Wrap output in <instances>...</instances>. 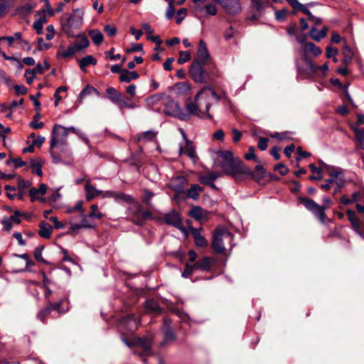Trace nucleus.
I'll list each match as a JSON object with an SVG mask.
<instances>
[{
  "label": "nucleus",
  "instance_id": "obj_1",
  "mask_svg": "<svg viewBox=\"0 0 364 364\" xmlns=\"http://www.w3.org/2000/svg\"><path fill=\"white\" fill-rule=\"evenodd\" d=\"M186 111L187 113L179 107L177 102L172 101L166 105L165 112L183 121H188L189 115L200 118L205 115L207 116V113L195 101L190 102L186 105Z\"/></svg>",
  "mask_w": 364,
  "mask_h": 364
},
{
  "label": "nucleus",
  "instance_id": "obj_2",
  "mask_svg": "<svg viewBox=\"0 0 364 364\" xmlns=\"http://www.w3.org/2000/svg\"><path fill=\"white\" fill-rule=\"evenodd\" d=\"M83 13L80 9H74L70 14H65L60 17V25L63 31L70 37L75 36V31L82 25Z\"/></svg>",
  "mask_w": 364,
  "mask_h": 364
},
{
  "label": "nucleus",
  "instance_id": "obj_3",
  "mask_svg": "<svg viewBox=\"0 0 364 364\" xmlns=\"http://www.w3.org/2000/svg\"><path fill=\"white\" fill-rule=\"evenodd\" d=\"M224 97H225V92H217L212 87H205L197 93L194 101L207 113V117L211 119L212 117L209 114L211 100L215 99L216 101H218Z\"/></svg>",
  "mask_w": 364,
  "mask_h": 364
},
{
  "label": "nucleus",
  "instance_id": "obj_4",
  "mask_svg": "<svg viewBox=\"0 0 364 364\" xmlns=\"http://www.w3.org/2000/svg\"><path fill=\"white\" fill-rule=\"evenodd\" d=\"M298 200L307 210L311 211L321 223H325L326 218L325 210L328 208V205L331 202V200L328 197L323 199L324 204L322 205H318L314 200L306 197L301 196L299 197Z\"/></svg>",
  "mask_w": 364,
  "mask_h": 364
},
{
  "label": "nucleus",
  "instance_id": "obj_5",
  "mask_svg": "<svg viewBox=\"0 0 364 364\" xmlns=\"http://www.w3.org/2000/svg\"><path fill=\"white\" fill-rule=\"evenodd\" d=\"M193 61H197V63L206 66L210 75L215 77L220 75V71L212 61L205 41L202 39L199 41L198 49Z\"/></svg>",
  "mask_w": 364,
  "mask_h": 364
},
{
  "label": "nucleus",
  "instance_id": "obj_6",
  "mask_svg": "<svg viewBox=\"0 0 364 364\" xmlns=\"http://www.w3.org/2000/svg\"><path fill=\"white\" fill-rule=\"evenodd\" d=\"M229 175H231L236 181H242L247 176L255 177L252 171L242 161L235 159L232 153L229 151Z\"/></svg>",
  "mask_w": 364,
  "mask_h": 364
},
{
  "label": "nucleus",
  "instance_id": "obj_7",
  "mask_svg": "<svg viewBox=\"0 0 364 364\" xmlns=\"http://www.w3.org/2000/svg\"><path fill=\"white\" fill-rule=\"evenodd\" d=\"M228 234V228L225 226H217L212 232L211 247L214 253L218 255L224 254L225 247L223 242V237Z\"/></svg>",
  "mask_w": 364,
  "mask_h": 364
},
{
  "label": "nucleus",
  "instance_id": "obj_8",
  "mask_svg": "<svg viewBox=\"0 0 364 364\" xmlns=\"http://www.w3.org/2000/svg\"><path fill=\"white\" fill-rule=\"evenodd\" d=\"M127 344L128 346H134L140 348V350H134V353L137 354L139 357L142 358V361L144 363H146V360L144 357L151 355L152 354V340L151 338H135L132 340V343H127Z\"/></svg>",
  "mask_w": 364,
  "mask_h": 364
},
{
  "label": "nucleus",
  "instance_id": "obj_9",
  "mask_svg": "<svg viewBox=\"0 0 364 364\" xmlns=\"http://www.w3.org/2000/svg\"><path fill=\"white\" fill-rule=\"evenodd\" d=\"M134 207L129 209L130 216L132 217V222L137 225H141L145 220L151 218L152 213L148 210H144L142 206L134 202Z\"/></svg>",
  "mask_w": 364,
  "mask_h": 364
},
{
  "label": "nucleus",
  "instance_id": "obj_10",
  "mask_svg": "<svg viewBox=\"0 0 364 364\" xmlns=\"http://www.w3.org/2000/svg\"><path fill=\"white\" fill-rule=\"evenodd\" d=\"M301 60L306 64V68L301 66L296 61V65L297 74L302 78H309L311 77V70H313L315 68L312 60L307 55V52L304 49L302 50Z\"/></svg>",
  "mask_w": 364,
  "mask_h": 364
},
{
  "label": "nucleus",
  "instance_id": "obj_11",
  "mask_svg": "<svg viewBox=\"0 0 364 364\" xmlns=\"http://www.w3.org/2000/svg\"><path fill=\"white\" fill-rule=\"evenodd\" d=\"M204 65L202 63H197V61H193L191 64L189 70V74L191 78L196 82H203L205 80L206 75L210 74V72L206 68H203Z\"/></svg>",
  "mask_w": 364,
  "mask_h": 364
},
{
  "label": "nucleus",
  "instance_id": "obj_12",
  "mask_svg": "<svg viewBox=\"0 0 364 364\" xmlns=\"http://www.w3.org/2000/svg\"><path fill=\"white\" fill-rule=\"evenodd\" d=\"M268 3V0H252L250 15L247 19L252 21H257L262 16L264 4Z\"/></svg>",
  "mask_w": 364,
  "mask_h": 364
},
{
  "label": "nucleus",
  "instance_id": "obj_13",
  "mask_svg": "<svg viewBox=\"0 0 364 364\" xmlns=\"http://www.w3.org/2000/svg\"><path fill=\"white\" fill-rule=\"evenodd\" d=\"M68 130L74 132L75 128L73 127L70 128H66L59 124L54 125L52 132V137L50 142V149H53L56 146L58 141V138L59 136H60L62 139H65L67 137Z\"/></svg>",
  "mask_w": 364,
  "mask_h": 364
},
{
  "label": "nucleus",
  "instance_id": "obj_14",
  "mask_svg": "<svg viewBox=\"0 0 364 364\" xmlns=\"http://www.w3.org/2000/svg\"><path fill=\"white\" fill-rule=\"evenodd\" d=\"M164 220L166 224L174 226L182 232L186 231V229L181 226L182 218L181 214L176 210H173L164 214Z\"/></svg>",
  "mask_w": 364,
  "mask_h": 364
},
{
  "label": "nucleus",
  "instance_id": "obj_15",
  "mask_svg": "<svg viewBox=\"0 0 364 364\" xmlns=\"http://www.w3.org/2000/svg\"><path fill=\"white\" fill-rule=\"evenodd\" d=\"M189 229L194 239L196 245L200 247H207L208 245V242L201 234L202 231L203 230V228H195L193 227H190Z\"/></svg>",
  "mask_w": 364,
  "mask_h": 364
},
{
  "label": "nucleus",
  "instance_id": "obj_16",
  "mask_svg": "<svg viewBox=\"0 0 364 364\" xmlns=\"http://www.w3.org/2000/svg\"><path fill=\"white\" fill-rule=\"evenodd\" d=\"M105 196L113 198L116 202H124L127 203L133 204L135 202L134 198L128 194H125L123 193H117L115 191H107L105 193Z\"/></svg>",
  "mask_w": 364,
  "mask_h": 364
},
{
  "label": "nucleus",
  "instance_id": "obj_17",
  "mask_svg": "<svg viewBox=\"0 0 364 364\" xmlns=\"http://www.w3.org/2000/svg\"><path fill=\"white\" fill-rule=\"evenodd\" d=\"M179 155L186 154L191 159L195 161L197 159V155L193 142L189 139H186L185 145L181 146L179 148Z\"/></svg>",
  "mask_w": 364,
  "mask_h": 364
},
{
  "label": "nucleus",
  "instance_id": "obj_18",
  "mask_svg": "<svg viewBox=\"0 0 364 364\" xmlns=\"http://www.w3.org/2000/svg\"><path fill=\"white\" fill-rule=\"evenodd\" d=\"M216 157L215 159V164L220 166L224 172L227 173L228 167V151H218L215 152Z\"/></svg>",
  "mask_w": 364,
  "mask_h": 364
},
{
  "label": "nucleus",
  "instance_id": "obj_19",
  "mask_svg": "<svg viewBox=\"0 0 364 364\" xmlns=\"http://www.w3.org/2000/svg\"><path fill=\"white\" fill-rule=\"evenodd\" d=\"M85 196L87 201L92 200L94 198L100 196L102 193L101 191L97 190L95 187H94L90 181L88 180L86 181L85 186Z\"/></svg>",
  "mask_w": 364,
  "mask_h": 364
},
{
  "label": "nucleus",
  "instance_id": "obj_20",
  "mask_svg": "<svg viewBox=\"0 0 364 364\" xmlns=\"http://www.w3.org/2000/svg\"><path fill=\"white\" fill-rule=\"evenodd\" d=\"M156 133L154 131L149 130L144 132L139 133L134 136V139L136 142L140 141H151L156 137Z\"/></svg>",
  "mask_w": 364,
  "mask_h": 364
},
{
  "label": "nucleus",
  "instance_id": "obj_21",
  "mask_svg": "<svg viewBox=\"0 0 364 364\" xmlns=\"http://www.w3.org/2000/svg\"><path fill=\"white\" fill-rule=\"evenodd\" d=\"M50 68V65L47 60H44L43 65L38 63L36 68L33 69H27L26 70V75H35L36 76L37 73L43 74L45 71L48 70Z\"/></svg>",
  "mask_w": 364,
  "mask_h": 364
},
{
  "label": "nucleus",
  "instance_id": "obj_22",
  "mask_svg": "<svg viewBox=\"0 0 364 364\" xmlns=\"http://www.w3.org/2000/svg\"><path fill=\"white\" fill-rule=\"evenodd\" d=\"M53 232V227L45 221H41L39 224L38 235L46 239L50 237Z\"/></svg>",
  "mask_w": 364,
  "mask_h": 364
},
{
  "label": "nucleus",
  "instance_id": "obj_23",
  "mask_svg": "<svg viewBox=\"0 0 364 364\" xmlns=\"http://www.w3.org/2000/svg\"><path fill=\"white\" fill-rule=\"evenodd\" d=\"M203 191L204 188L198 184H191V187L186 191V196L187 198L197 200L200 193Z\"/></svg>",
  "mask_w": 364,
  "mask_h": 364
},
{
  "label": "nucleus",
  "instance_id": "obj_24",
  "mask_svg": "<svg viewBox=\"0 0 364 364\" xmlns=\"http://www.w3.org/2000/svg\"><path fill=\"white\" fill-rule=\"evenodd\" d=\"M73 46L77 51L82 50L90 46V41L85 35H80L77 36Z\"/></svg>",
  "mask_w": 364,
  "mask_h": 364
},
{
  "label": "nucleus",
  "instance_id": "obj_25",
  "mask_svg": "<svg viewBox=\"0 0 364 364\" xmlns=\"http://www.w3.org/2000/svg\"><path fill=\"white\" fill-rule=\"evenodd\" d=\"M78 65L82 71L86 72V67L89 65H95L97 60L91 55H86L78 60Z\"/></svg>",
  "mask_w": 364,
  "mask_h": 364
},
{
  "label": "nucleus",
  "instance_id": "obj_26",
  "mask_svg": "<svg viewBox=\"0 0 364 364\" xmlns=\"http://www.w3.org/2000/svg\"><path fill=\"white\" fill-rule=\"evenodd\" d=\"M139 77V75L136 71H129L128 70L124 69L122 75L119 76L120 82H129L132 80H136Z\"/></svg>",
  "mask_w": 364,
  "mask_h": 364
},
{
  "label": "nucleus",
  "instance_id": "obj_27",
  "mask_svg": "<svg viewBox=\"0 0 364 364\" xmlns=\"http://www.w3.org/2000/svg\"><path fill=\"white\" fill-rule=\"evenodd\" d=\"M352 129L355 136L356 147L364 150V129L353 127Z\"/></svg>",
  "mask_w": 364,
  "mask_h": 364
},
{
  "label": "nucleus",
  "instance_id": "obj_28",
  "mask_svg": "<svg viewBox=\"0 0 364 364\" xmlns=\"http://www.w3.org/2000/svg\"><path fill=\"white\" fill-rule=\"evenodd\" d=\"M242 9L240 0H229V16L240 14Z\"/></svg>",
  "mask_w": 364,
  "mask_h": 364
},
{
  "label": "nucleus",
  "instance_id": "obj_29",
  "mask_svg": "<svg viewBox=\"0 0 364 364\" xmlns=\"http://www.w3.org/2000/svg\"><path fill=\"white\" fill-rule=\"evenodd\" d=\"M328 30V28L324 26L320 31H318L317 29L314 27L310 30L309 35L312 39L319 41L326 36Z\"/></svg>",
  "mask_w": 364,
  "mask_h": 364
},
{
  "label": "nucleus",
  "instance_id": "obj_30",
  "mask_svg": "<svg viewBox=\"0 0 364 364\" xmlns=\"http://www.w3.org/2000/svg\"><path fill=\"white\" fill-rule=\"evenodd\" d=\"M189 215L196 220H201L206 218V212L200 206H193L189 212Z\"/></svg>",
  "mask_w": 364,
  "mask_h": 364
},
{
  "label": "nucleus",
  "instance_id": "obj_31",
  "mask_svg": "<svg viewBox=\"0 0 364 364\" xmlns=\"http://www.w3.org/2000/svg\"><path fill=\"white\" fill-rule=\"evenodd\" d=\"M106 93L107 95L108 99L114 104L118 102L119 99L122 95V92L117 91L115 88L112 87H108L106 90Z\"/></svg>",
  "mask_w": 364,
  "mask_h": 364
},
{
  "label": "nucleus",
  "instance_id": "obj_32",
  "mask_svg": "<svg viewBox=\"0 0 364 364\" xmlns=\"http://www.w3.org/2000/svg\"><path fill=\"white\" fill-rule=\"evenodd\" d=\"M213 259L210 257H204L198 260L199 270L208 271L211 269Z\"/></svg>",
  "mask_w": 364,
  "mask_h": 364
},
{
  "label": "nucleus",
  "instance_id": "obj_33",
  "mask_svg": "<svg viewBox=\"0 0 364 364\" xmlns=\"http://www.w3.org/2000/svg\"><path fill=\"white\" fill-rule=\"evenodd\" d=\"M77 50L74 47V46H68L65 50H58L57 52V58H68L73 56Z\"/></svg>",
  "mask_w": 364,
  "mask_h": 364
},
{
  "label": "nucleus",
  "instance_id": "obj_34",
  "mask_svg": "<svg viewBox=\"0 0 364 364\" xmlns=\"http://www.w3.org/2000/svg\"><path fill=\"white\" fill-rule=\"evenodd\" d=\"M217 176L214 174H208L205 176H200L198 178V181L201 184L209 186L213 188H215V185L213 182L216 179Z\"/></svg>",
  "mask_w": 364,
  "mask_h": 364
},
{
  "label": "nucleus",
  "instance_id": "obj_35",
  "mask_svg": "<svg viewBox=\"0 0 364 364\" xmlns=\"http://www.w3.org/2000/svg\"><path fill=\"white\" fill-rule=\"evenodd\" d=\"M92 93H95L99 95V92L96 88L94 87L87 85L80 93L78 96V101L80 103H82V100L87 95H90Z\"/></svg>",
  "mask_w": 364,
  "mask_h": 364
},
{
  "label": "nucleus",
  "instance_id": "obj_36",
  "mask_svg": "<svg viewBox=\"0 0 364 364\" xmlns=\"http://www.w3.org/2000/svg\"><path fill=\"white\" fill-rule=\"evenodd\" d=\"M64 302L65 300L60 299L55 303H52L50 301L47 304L50 307L51 311H56L58 314H64L68 311V308L65 309L61 307Z\"/></svg>",
  "mask_w": 364,
  "mask_h": 364
},
{
  "label": "nucleus",
  "instance_id": "obj_37",
  "mask_svg": "<svg viewBox=\"0 0 364 364\" xmlns=\"http://www.w3.org/2000/svg\"><path fill=\"white\" fill-rule=\"evenodd\" d=\"M145 309L150 313H159L161 311L158 302L154 299H149L146 301Z\"/></svg>",
  "mask_w": 364,
  "mask_h": 364
},
{
  "label": "nucleus",
  "instance_id": "obj_38",
  "mask_svg": "<svg viewBox=\"0 0 364 364\" xmlns=\"http://www.w3.org/2000/svg\"><path fill=\"white\" fill-rule=\"evenodd\" d=\"M288 4L294 9L299 10L306 15H310L311 11L304 4H300L297 0H286Z\"/></svg>",
  "mask_w": 364,
  "mask_h": 364
},
{
  "label": "nucleus",
  "instance_id": "obj_39",
  "mask_svg": "<svg viewBox=\"0 0 364 364\" xmlns=\"http://www.w3.org/2000/svg\"><path fill=\"white\" fill-rule=\"evenodd\" d=\"M303 49L307 53L311 52L314 56H318L322 53V50L311 42L305 43V47Z\"/></svg>",
  "mask_w": 364,
  "mask_h": 364
},
{
  "label": "nucleus",
  "instance_id": "obj_40",
  "mask_svg": "<svg viewBox=\"0 0 364 364\" xmlns=\"http://www.w3.org/2000/svg\"><path fill=\"white\" fill-rule=\"evenodd\" d=\"M311 171L314 173L309 176V179L311 181H319L322 178L321 175V169L320 168H317L314 164H311L309 166Z\"/></svg>",
  "mask_w": 364,
  "mask_h": 364
},
{
  "label": "nucleus",
  "instance_id": "obj_41",
  "mask_svg": "<svg viewBox=\"0 0 364 364\" xmlns=\"http://www.w3.org/2000/svg\"><path fill=\"white\" fill-rule=\"evenodd\" d=\"M92 42L96 45H100L103 41V35L98 30H91L89 31Z\"/></svg>",
  "mask_w": 364,
  "mask_h": 364
},
{
  "label": "nucleus",
  "instance_id": "obj_42",
  "mask_svg": "<svg viewBox=\"0 0 364 364\" xmlns=\"http://www.w3.org/2000/svg\"><path fill=\"white\" fill-rule=\"evenodd\" d=\"M51 312L52 311H51L50 307L47 304L44 309H43L38 311V313L37 314V318L41 322H43V323H46L47 322V317Z\"/></svg>",
  "mask_w": 364,
  "mask_h": 364
},
{
  "label": "nucleus",
  "instance_id": "obj_43",
  "mask_svg": "<svg viewBox=\"0 0 364 364\" xmlns=\"http://www.w3.org/2000/svg\"><path fill=\"white\" fill-rule=\"evenodd\" d=\"M81 225L82 228H95L96 226V224L95 222H92L89 220L90 218L88 216V215H85L84 213L81 214Z\"/></svg>",
  "mask_w": 364,
  "mask_h": 364
},
{
  "label": "nucleus",
  "instance_id": "obj_44",
  "mask_svg": "<svg viewBox=\"0 0 364 364\" xmlns=\"http://www.w3.org/2000/svg\"><path fill=\"white\" fill-rule=\"evenodd\" d=\"M175 339H176V335H175L174 332L169 328H166L164 331V340L161 343V346H164L166 343L173 342V341H175Z\"/></svg>",
  "mask_w": 364,
  "mask_h": 364
},
{
  "label": "nucleus",
  "instance_id": "obj_45",
  "mask_svg": "<svg viewBox=\"0 0 364 364\" xmlns=\"http://www.w3.org/2000/svg\"><path fill=\"white\" fill-rule=\"evenodd\" d=\"M92 218L101 219L103 217V214L98 210V206L96 204H92L90 206V211L88 214Z\"/></svg>",
  "mask_w": 364,
  "mask_h": 364
},
{
  "label": "nucleus",
  "instance_id": "obj_46",
  "mask_svg": "<svg viewBox=\"0 0 364 364\" xmlns=\"http://www.w3.org/2000/svg\"><path fill=\"white\" fill-rule=\"evenodd\" d=\"M154 196L155 194L154 192L146 188L143 189L142 202L146 204L148 206H151V203L150 200Z\"/></svg>",
  "mask_w": 364,
  "mask_h": 364
},
{
  "label": "nucleus",
  "instance_id": "obj_47",
  "mask_svg": "<svg viewBox=\"0 0 364 364\" xmlns=\"http://www.w3.org/2000/svg\"><path fill=\"white\" fill-rule=\"evenodd\" d=\"M11 163L14 164L15 168L23 167L26 164L21 158H9L6 161V164L10 165Z\"/></svg>",
  "mask_w": 364,
  "mask_h": 364
},
{
  "label": "nucleus",
  "instance_id": "obj_48",
  "mask_svg": "<svg viewBox=\"0 0 364 364\" xmlns=\"http://www.w3.org/2000/svg\"><path fill=\"white\" fill-rule=\"evenodd\" d=\"M31 168L33 173H36L38 176H42L43 172L41 170L42 165L39 161L31 160L30 162Z\"/></svg>",
  "mask_w": 364,
  "mask_h": 364
},
{
  "label": "nucleus",
  "instance_id": "obj_49",
  "mask_svg": "<svg viewBox=\"0 0 364 364\" xmlns=\"http://www.w3.org/2000/svg\"><path fill=\"white\" fill-rule=\"evenodd\" d=\"M41 117V114L38 112L36 115L33 116V121L30 122L29 126L36 129H41L44 124L43 122H38V119Z\"/></svg>",
  "mask_w": 364,
  "mask_h": 364
},
{
  "label": "nucleus",
  "instance_id": "obj_50",
  "mask_svg": "<svg viewBox=\"0 0 364 364\" xmlns=\"http://www.w3.org/2000/svg\"><path fill=\"white\" fill-rule=\"evenodd\" d=\"M31 186V183L28 180H24L19 177L18 178L17 189L21 191H26Z\"/></svg>",
  "mask_w": 364,
  "mask_h": 364
},
{
  "label": "nucleus",
  "instance_id": "obj_51",
  "mask_svg": "<svg viewBox=\"0 0 364 364\" xmlns=\"http://www.w3.org/2000/svg\"><path fill=\"white\" fill-rule=\"evenodd\" d=\"M187 15V9L186 8L180 9L176 12V22L177 24H181L183 20Z\"/></svg>",
  "mask_w": 364,
  "mask_h": 364
},
{
  "label": "nucleus",
  "instance_id": "obj_52",
  "mask_svg": "<svg viewBox=\"0 0 364 364\" xmlns=\"http://www.w3.org/2000/svg\"><path fill=\"white\" fill-rule=\"evenodd\" d=\"M43 249V247L42 246H38L36 247V249L34 250L33 256L37 261L46 264L47 262L42 257Z\"/></svg>",
  "mask_w": 364,
  "mask_h": 364
},
{
  "label": "nucleus",
  "instance_id": "obj_53",
  "mask_svg": "<svg viewBox=\"0 0 364 364\" xmlns=\"http://www.w3.org/2000/svg\"><path fill=\"white\" fill-rule=\"evenodd\" d=\"M191 59V53L189 51H181L179 53V58H178V63L179 64H183Z\"/></svg>",
  "mask_w": 364,
  "mask_h": 364
},
{
  "label": "nucleus",
  "instance_id": "obj_54",
  "mask_svg": "<svg viewBox=\"0 0 364 364\" xmlns=\"http://www.w3.org/2000/svg\"><path fill=\"white\" fill-rule=\"evenodd\" d=\"M264 172V168L262 165H257L255 168V171H252L255 175V177L253 178L257 180L263 178Z\"/></svg>",
  "mask_w": 364,
  "mask_h": 364
},
{
  "label": "nucleus",
  "instance_id": "obj_55",
  "mask_svg": "<svg viewBox=\"0 0 364 364\" xmlns=\"http://www.w3.org/2000/svg\"><path fill=\"white\" fill-rule=\"evenodd\" d=\"M40 193L38 191V189L36 188H31L29 190V196L31 197V201L34 202L36 200H39L42 202H45L44 198H38L37 195Z\"/></svg>",
  "mask_w": 364,
  "mask_h": 364
},
{
  "label": "nucleus",
  "instance_id": "obj_56",
  "mask_svg": "<svg viewBox=\"0 0 364 364\" xmlns=\"http://www.w3.org/2000/svg\"><path fill=\"white\" fill-rule=\"evenodd\" d=\"M314 68H315L313 70H311V76L316 74L318 73V71H319V70L321 71L323 75H325L327 70H328V67L327 64H324L321 66L314 65Z\"/></svg>",
  "mask_w": 364,
  "mask_h": 364
},
{
  "label": "nucleus",
  "instance_id": "obj_57",
  "mask_svg": "<svg viewBox=\"0 0 364 364\" xmlns=\"http://www.w3.org/2000/svg\"><path fill=\"white\" fill-rule=\"evenodd\" d=\"M274 170L278 171L282 176L286 175L289 171V168L282 163L276 164Z\"/></svg>",
  "mask_w": 364,
  "mask_h": 364
},
{
  "label": "nucleus",
  "instance_id": "obj_58",
  "mask_svg": "<svg viewBox=\"0 0 364 364\" xmlns=\"http://www.w3.org/2000/svg\"><path fill=\"white\" fill-rule=\"evenodd\" d=\"M82 228V227L81 223L70 222V228L68 233L70 235H76L78 232V231Z\"/></svg>",
  "mask_w": 364,
  "mask_h": 364
},
{
  "label": "nucleus",
  "instance_id": "obj_59",
  "mask_svg": "<svg viewBox=\"0 0 364 364\" xmlns=\"http://www.w3.org/2000/svg\"><path fill=\"white\" fill-rule=\"evenodd\" d=\"M175 11H175V8L173 6V1H170L168 3V6L167 7L166 12V18L168 20L171 19L174 16Z\"/></svg>",
  "mask_w": 364,
  "mask_h": 364
},
{
  "label": "nucleus",
  "instance_id": "obj_60",
  "mask_svg": "<svg viewBox=\"0 0 364 364\" xmlns=\"http://www.w3.org/2000/svg\"><path fill=\"white\" fill-rule=\"evenodd\" d=\"M130 322H132L134 323V328H136L137 326V324H138V321L134 318V316L132 314L126 316L121 320V323H130Z\"/></svg>",
  "mask_w": 364,
  "mask_h": 364
},
{
  "label": "nucleus",
  "instance_id": "obj_61",
  "mask_svg": "<svg viewBox=\"0 0 364 364\" xmlns=\"http://www.w3.org/2000/svg\"><path fill=\"white\" fill-rule=\"evenodd\" d=\"M21 216H26L25 213H21L19 210H15L14 214L11 215L10 220L14 222L17 224H20L21 223Z\"/></svg>",
  "mask_w": 364,
  "mask_h": 364
},
{
  "label": "nucleus",
  "instance_id": "obj_62",
  "mask_svg": "<svg viewBox=\"0 0 364 364\" xmlns=\"http://www.w3.org/2000/svg\"><path fill=\"white\" fill-rule=\"evenodd\" d=\"M255 148L253 146H251L248 149V152L245 154V158L247 160H255L257 161V156L255 154Z\"/></svg>",
  "mask_w": 364,
  "mask_h": 364
},
{
  "label": "nucleus",
  "instance_id": "obj_63",
  "mask_svg": "<svg viewBox=\"0 0 364 364\" xmlns=\"http://www.w3.org/2000/svg\"><path fill=\"white\" fill-rule=\"evenodd\" d=\"M129 101V100L127 97H123L122 95L119 99L118 102L115 105H117L121 110H123L124 109L127 108Z\"/></svg>",
  "mask_w": 364,
  "mask_h": 364
},
{
  "label": "nucleus",
  "instance_id": "obj_64",
  "mask_svg": "<svg viewBox=\"0 0 364 364\" xmlns=\"http://www.w3.org/2000/svg\"><path fill=\"white\" fill-rule=\"evenodd\" d=\"M268 138L259 137L257 143V147L261 151H264L267 148V144L269 142Z\"/></svg>",
  "mask_w": 364,
  "mask_h": 364
}]
</instances>
